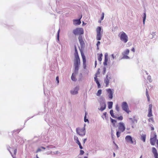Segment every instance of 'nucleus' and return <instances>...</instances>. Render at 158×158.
Returning a JSON list of instances; mask_svg holds the SVG:
<instances>
[{"label": "nucleus", "mask_w": 158, "mask_h": 158, "mask_svg": "<svg viewBox=\"0 0 158 158\" xmlns=\"http://www.w3.org/2000/svg\"><path fill=\"white\" fill-rule=\"evenodd\" d=\"M120 40L124 43H126L128 40V37L126 33L123 31L121 32L118 35Z\"/></svg>", "instance_id": "obj_4"}, {"label": "nucleus", "mask_w": 158, "mask_h": 158, "mask_svg": "<svg viewBox=\"0 0 158 158\" xmlns=\"http://www.w3.org/2000/svg\"><path fill=\"white\" fill-rule=\"evenodd\" d=\"M102 53L98 54V60L100 62H101L102 60Z\"/></svg>", "instance_id": "obj_25"}, {"label": "nucleus", "mask_w": 158, "mask_h": 158, "mask_svg": "<svg viewBox=\"0 0 158 158\" xmlns=\"http://www.w3.org/2000/svg\"><path fill=\"white\" fill-rule=\"evenodd\" d=\"M10 147H9V148H8V151L10 152V153L11 154V152L10 150Z\"/></svg>", "instance_id": "obj_55"}, {"label": "nucleus", "mask_w": 158, "mask_h": 158, "mask_svg": "<svg viewBox=\"0 0 158 158\" xmlns=\"http://www.w3.org/2000/svg\"><path fill=\"white\" fill-rule=\"evenodd\" d=\"M86 140V139H84V141H83L84 143H85V142Z\"/></svg>", "instance_id": "obj_54"}, {"label": "nucleus", "mask_w": 158, "mask_h": 158, "mask_svg": "<svg viewBox=\"0 0 158 158\" xmlns=\"http://www.w3.org/2000/svg\"><path fill=\"white\" fill-rule=\"evenodd\" d=\"M87 157H84V158H87Z\"/></svg>", "instance_id": "obj_62"}, {"label": "nucleus", "mask_w": 158, "mask_h": 158, "mask_svg": "<svg viewBox=\"0 0 158 158\" xmlns=\"http://www.w3.org/2000/svg\"><path fill=\"white\" fill-rule=\"evenodd\" d=\"M101 28L100 27H98L97 28V36L96 39L98 40H100L101 39L102 34L101 33Z\"/></svg>", "instance_id": "obj_7"}, {"label": "nucleus", "mask_w": 158, "mask_h": 158, "mask_svg": "<svg viewBox=\"0 0 158 158\" xmlns=\"http://www.w3.org/2000/svg\"><path fill=\"white\" fill-rule=\"evenodd\" d=\"M84 121L85 122H86L87 121H88V119H86V116L85 115L84 117Z\"/></svg>", "instance_id": "obj_44"}, {"label": "nucleus", "mask_w": 158, "mask_h": 158, "mask_svg": "<svg viewBox=\"0 0 158 158\" xmlns=\"http://www.w3.org/2000/svg\"><path fill=\"white\" fill-rule=\"evenodd\" d=\"M122 107L123 110L126 112L127 114H129L131 111L129 110L127 103L126 102H123L122 104Z\"/></svg>", "instance_id": "obj_5"}, {"label": "nucleus", "mask_w": 158, "mask_h": 158, "mask_svg": "<svg viewBox=\"0 0 158 158\" xmlns=\"http://www.w3.org/2000/svg\"><path fill=\"white\" fill-rule=\"evenodd\" d=\"M76 131L77 133L80 135L83 136L85 135V129L84 128H77Z\"/></svg>", "instance_id": "obj_9"}, {"label": "nucleus", "mask_w": 158, "mask_h": 158, "mask_svg": "<svg viewBox=\"0 0 158 158\" xmlns=\"http://www.w3.org/2000/svg\"><path fill=\"white\" fill-rule=\"evenodd\" d=\"M129 52L130 51L129 49H127L123 52L122 55L123 56V59H128L129 58V57L127 56V55L129 53Z\"/></svg>", "instance_id": "obj_10"}, {"label": "nucleus", "mask_w": 158, "mask_h": 158, "mask_svg": "<svg viewBox=\"0 0 158 158\" xmlns=\"http://www.w3.org/2000/svg\"><path fill=\"white\" fill-rule=\"evenodd\" d=\"M102 90L101 89H99L96 94L97 96H100L102 93Z\"/></svg>", "instance_id": "obj_30"}, {"label": "nucleus", "mask_w": 158, "mask_h": 158, "mask_svg": "<svg viewBox=\"0 0 158 158\" xmlns=\"http://www.w3.org/2000/svg\"><path fill=\"white\" fill-rule=\"evenodd\" d=\"M94 81H95L97 85L98 88H100L101 87V85L99 83V82L98 80V78H94Z\"/></svg>", "instance_id": "obj_21"}, {"label": "nucleus", "mask_w": 158, "mask_h": 158, "mask_svg": "<svg viewBox=\"0 0 158 158\" xmlns=\"http://www.w3.org/2000/svg\"><path fill=\"white\" fill-rule=\"evenodd\" d=\"M84 152L83 150H80V155H82L84 154Z\"/></svg>", "instance_id": "obj_40"}, {"label": "nucleus", "mask_w": 158, "mask_h": 158, "mask_svg": "<svg viewBox=\"0 0 158 158\" xmlns=\"http://www.w3.org/2000/svg\"><path fill=\"white\" fill-rule=\"evenodd\" d=\"M108 94V97L110 99H111L113 98V92L112 90L110 89L106 90Z\"/></svg>", "instance_id": "obj_14"}, {"label": "nucleus", "mask_w": 158, "mask_h": 158, "mask_svg": "<svg viewBox=\"0 0 158 158\" xmlns=\"http://www.w3.org/2000/svg\"><path fill=\"white\" fill-rule=\"evenodd\" d=\"M147 79L148 80H149V81L150 82H152L151 77L150 76H148L147 77Z\"/></svg>", "instance_id": "obj_36"}, {"label": "nucleus", "mask_w": 158, "mask_h": 158, "mask_svg": "<svg viewBox=\"0 0 158 158\" xmlns=\"http://www.w3.org/2000/svg\"><path fill=\"white\" fill-rule=\"evenodd\" d=\"M81 56L82 58L83 64L84 65H85L86 64V58L85 56L84 53L83 52L81 51Z\"/></svg>", "instance_id": "obj_18"}, {"label": "nucleus", "mask_w": 158, "mask_h": 158, "mask_svg": "<svg viewBox=\"0 0 158 158\" xmlns=\"http://www.w3.org/2000/svg\"><path fill=\"white\" fill-rule=\"evenodd\" d=\"M152 104H150L149 105V109L148 110V117H151L152 116Z\"/></svg>", "instance_id": "obj_13"}, {"label": "nucleus", "mask_w": 158, "mask_h": 158, "mask_svg": "<svg viewBox=\"0 0 158 158\" xmlns=\"http://www.w3.org/2000/svg\"><path fill=\"white\" fill-rule=\"evenodd\" d=\"M74 140L76 141V143H77L80 142L78 140V138L77 136H74Z\"/></svg>", "instance_id": "obj_31"}, {"label": "nucleus", "mask_w": 158, "mask_h": 158, "mask_svg": "<svg viewBox=\"0 0 158 158\" xmlns=\"http://www.w3.org/2000/svg\"><path fill=\"white\" fill-rule=\"evenodd\" d=\"M106 112H105L103 113V115L104 116V117L106 118Z\"/></svg>", "instance_id": "obj_47"}, {"label": "nucleus", "mask_w": 158, "mask_h": 158, "mask_svg": "<svg viewBox=\"0 0 158 158\" xmlns=\"http://www.w3.org/2000/svg\"><path fill=\"white\" fill-rule=\"evenodd\" d=\"M146 14L145 13H144V16L143 19V24H144L145 23V21L146 19Z\"/></svg>", "instance_id": "obj_35"}, {"label": "nucleus", "mask_w": 158, "mask_h": 158, "mask_svg": "<svg viewBox=\"0 0 158 158\" xmlns=\"http://www.w3.org/2000/svg\"><path fill=\"white\" fill-rule=\"evenodd\" d=\"M151 129L153 131L154 130V128L153 127H151Z\"/></svg>", "instance_id": "obj_51"}, {"label": "nucleus", "mask_w": 158, "mask_h": 158, "mask_svg": "<svg viewBox=\"0 0 158 158\" xmlns=\"http://www.w3.org/2000/svg\"><path fill=\"white\" fill-rule=\"evenodd\" d=\"M41 151V149L40 148H38L36 151V152H38Z\"/></svg>", "instance_id": "obj_46"}, {"label": "nucleus", "mask_w": 158, "mask_h": 158, "mask_svg": "<svg viewBox=\"0 0 158 158\" xmlns=\"http://www.w3.org/2000/svg\"><path fill=\"white\" fill-rule=\"evenodd\" d=\"M113 102H108V108L109 109L112 108L113 105Z\"/></svg>", "instance_id": "obj_26"}, {"label": "nucleus", "mask_w": 158, "mask_h": 158, "mask_svg": "<svg viewBox=\"0 0 158 158\" xmlns=\"http://www.w3.org/2000/svg\"><path fill=\"white\" fill-rule=\"evenodd\" d=\"M148 98V102L150 101V97L147 98Z\"/></svg>", "instance_id": "obj_56"}, {"label": "nucleus", "mask_w": 158, "mask_h": 158, "mask_svg": "<svg viewBox=\"0 0 158 158\" xmlns=\"http://www.w3.org/2000/svg\"><path fill=\"white\" fill-rule=\"evenodd\" d=\"M146 138V135H141V139L144 142H145V141Z\"/></svg>", "instance_id": "obj_28"}, {"label": "nucleus", "mask_w": 158, "mask_h": 158, "mask_svg": "<svg viewBox=\"0 0 158 158\" xmlns=\"http://www.w3.org/2000/svg\"><path fill=\"white\" fill-rule=\"evenodd\" d=\"M149 36L150 38L152 39L155 38L156 37V34L155 32H152V33L150 35H149Z\"/></svg>", "instance_id": "obj_22"}, {"label": "nucleus", "mask_w": 158, "mask_h": 158, "mask_svg": "<svg viewBox=\"0 0 158 158\" xmlns=\"http://www.w3.org/2000/svg\"><path fill=\"white\" fill-rule=\"evenodd\" d=\"M116 109L118 111H119V107L118 105H117L116 106Z\"/></svg>", "instance_id": "obj_42"}, {"label": "nucleus", "mask_w": 158, "mask_h": 158, "mask_svg": "<svg viewBox=\"0 0 158 158\" xmlns=\"http://www.w3.org/2000/svg\"><path fill=\"white\" fill-rule=\"evenodd\" d=\"M59 32H60V29L58 31V32H57V38H58V39H59Z\"/></svg>", "instance_id": "obj_45"}, {"label": "nucleus", "mask_w": 158, "mask_h": 158, "mask_svg": "<svg viewBox=\"0 0 158 158\" xmlns=\"http://www.w3.org/2000/svg\"><path fill=\"white\" fill-rule=\"evenodd\" d=\"M78 73V72H77L76 71L75 72V69L74 70V73H73L72 75V76H71V79L72 80L74 81H76L77 80V79L75 77V75L76 74H77Z\"/></svg>", "instance_id": "obj_19"}, {"label": "nucleus", "mask_w": 158, "mask_h": 158, "mask_svg": "<svg viewBox=\"0 0 158 158\" xmlns=\"http://www.w3.org/2000/svg\"><path fill=\"white\" fill-rule=\"evenodd\" d=\"M115 153H113V155H114V156H115Z\"/></svg>", "instance_id": "obj_59"}, {"label": "nucleus", "mask_w": 158, "mask_h": 158, "mask_svg": "<svg viewBox=\"0 0 158 158\" xmlns=\"http://www.w3.org/2000/svg\"><path fill=\"white\" fill-rule=\"evenodd\" d=\"M56 80L57 81V84L59 83V78L58 76H57L56 78Z\"/></svg>", "instance_id": "obj_43"}, {"label": "nucleus", "mask_w": 158, "mask_h": 158, "mask_svg": "<svg viewBox=\"0 0 158 158\" xmlns=\"http://www.w3.org/2000/svg\"><path fill=\"white\" fill-rule=\"evenodd\" d=\"M148 121L149 122H154V119H153V118H149L148 119Z\"/></svg>", "instance_id": "obj_39"}, {"label": "nucleus", "mask_w": 158, "mask_h": 158, "mask_svg": "<svg viewBox=\"0 0 158 158\" xmlns=\"http://www.w3.org/2000/svg\"><path fill=\"white\" fill-rule=\"evenodd\" d=\"M110 114L111 116L114 118H117V117L115 116L114 115L113 110H111L110 111Z\"/></svg>", "instance_id": "obj_29"}, {"label": "nucleus", "mask_w": 158, "mask_h": 158, "mask_svg": "<svg viewBox=\"0 0 158 158\" xmlns=\"http://www.w3.org/2000/svg\"><path fill=\"white\" fill-rule=\"evenodd\" d=\"M131 51L133 52H135V48H133L132 49H131Z\"/></svg>", "instance_id": "obj_50"}, {"label": "nucleus", "mask_w": 158, "mask_h": 158, "mask_svg": "<svg viewBox=\"0 0 158 158\" xmlns=\"http://www.w3.org/2000/svg\"><path fill=\"white\" fill-rule=\"evenodd\" d=\"M75 59L74 60V66L75 68V72H77L78 70L79 66L80 64V60L78 54V52L75 53Z\"/></svg>", "instance_id": "obj_2"}, {"label": "nucleus", "mask_w": 158, "mask_h": 158, "mask_svg": "<svg viewBox=\"0 0 158 158\" xmlns=\"http://www.w3.org/2000/svg\"><path fill=\"white\" fill-rule=\"evenodd\" d=\"M100 41H98L97 43V49H99V46L100 45Z\"/></svg>", "instance_id": "obj_38"}, {"label": "nucleus", "mask_w": 158, "mask_h": 158, "mask_svg": "<svg viewBox=\"0 0 158 158\" xmlns=\"http://www.w3.org/2000/svg\"><path fill=\"white\" fill-rule=\"evenodd\" d=\"M79 86H77L73 90L71 91V94L73 95H75L77 94L78 91L79 89Z\"/></svg>", "instance_id": "obj_15"}, {"label": "nucleus", "mask_w": 158, "mask_h": 158, "mask_svg": "<svg viewBox=\"0 0 158 158\" xmlns=\"http://www.w3.org/2000/svg\"><path fill=\"white\" fill-rule=\"evenodd\" d=\"M16 151H17V150L16 149H15L14 150V153L15 154L16 153Z\"/></svg>", "instance_id": "obj_52"}, {"label": "nucleus", "mask_w": 158, "mask_h": 158, "mask_svg": "<svg viewBox=\"0 0 158 158\" xmlns=\"http://www.w3.org/2000/svg\"><path fill=\"white\" fill-rule=\"evenodd\" d=\"M78 145H79V148L81 149H82L83 148V147L82 146L81 143H80V142L77 143Z\"/></svg>", "instance_id": "obj_41"}, {"label": "nucleus", "mask_w": 158, "mask_h": 158, "mask_svg": "<svg viewBox=\"0 0 158 158\" xmlns=\"http://www.w3.org/2000/svg\"><path fill=\"white\" fill-rule=\"evenodd\" d=\"M99 23H101V21H99Z\"/></svg>", "instance_id": "obj_61"}, {"label": "nucleus", "mask_w": 158, "mask_h": 158, "mask_svg": "<svg viewBox=\"0 0 158 158\" xmlns=\"http://www.w3.org/2000/svg\"><path fill=\"white\" fill-rule=\"evenodd\" d=\"M41 148L43 149H45V148L44 147H41Z\"/></svg>", "instance_id": "obj_57"}, {"label": "nucleus", "mask_w": 158, "mask_h": 158, "mask_svg": "<svg viewBox=\"0 0 158 158\" xmlns=\"http://www.w3.org/2000/svg\"><path fill=\"white\" fill-rule=\"evenodd\" d=\"M108 60V59L107 56L106 55H105L104 61L103 62V64L104 66H106L107 65V62Z\"/></svg>", "instance_id": "obj_23"}, {"label": "nucleus", "mask_w": 158, "mask_h": 158, "mask_svg": "<svg viewBox=\"0 0 158 158\" xmlns=\"http://www.w3.org/2000/svg\"><path fill=\"white\" fill-rule=\"evenodd\" d=\"M100 69H98L96 73H95V75L94 78H98V75H99L100 73Z\"/></svg>", "instance_id": "obj_27"}, {"label": "nucleus", "mask_w": 158, "mask_h": 158, "mask_svg": "<svg viewBox=\"0 0 158 158\" xmlns=\"http://www.w3.org/2000/svg\"><path fill=\"white\" fill-rule=\"evenodd\" d=\"M106 71V67H104L103 68L102 73L103 74H105Z\"/></svg>", "instance_id": "obj_34"}, {"label": "nucleus", "mask_w": 158, "mask_h": 158, "mask_svg": "<svg viewBox=\"0 0 158 158\" xmlns=\"http://www.w3.org/2000/svg\"><path fill=\"white\" fill-rule=\"evenodd\" d=\"M82 18V15L81 16L80 18L79 19H74L73 20V24L75 25H80L81 22L80 19Z\"/></svg>", "instance_id": "obj_17"}, {"label": "nucleus", "mask_w": 158, "mask_h": 158, "mask_svg": "<svg viewBox=\"0 0 158 158\" xmlns=\"http://www.w3.org/2000/svg\"><path fill=\"white\" fill-rule=\"evenodd\" d=\"M152 152L153 153L155 158H158V154L156 149L155 148L153 147L152 148Z\"/></svg>", "instance_id": "obj_16"}, {"label": "nucleus", "mask_w": 158, "mask_h": 158, "mask_svg": "<svg viewBox=\"0 0 158 158\" xmlns=\"http://www.w3.org/2000/svg\"><path fill=\"white\" fill-rule=\"evenodd\" d=\"M146 96H147V98L149 97V95L148 94V92L147 91H146Z\"/></svg>", "instance_id": "obj_49"}, {"label": "nucleus", "mask_w": 158, "mask_h": 158, "mask_svg": "<svg viewBox=\"0 0 158 158\" xmlns=\"http://www.w3.org/2000/svg\"><path fill=\"white\" fill-rule=\"evenodd\" d=\"M110 119L111 120V122L113 124V125L114 126L115 123L116 122V120L113 119L111 118H110Z\"/></svg>", "instance_id": "obj_32"}, {"label": "nucleus", "mask_w": 158, "mask_h": 158, "mask_svg": "<svg viewBox=\"0 0 158 158\" xmlns=\"http://www.w3.org/2000/svg\"><path fill=\"white\" fill-rule=\"evenodd\" d=\"M118 131L116 132V135L118 138L120 136V134L125 130L126 128L124 124L122 122L118 123Z\"/></svg>", "instance_id": "obj_1"}, {"label": "nucleus", "mask_w": 158, "mask_h": 158, "mask_svg": "<svg viewBox=\"0 0 158 158\" xmlns=\"http://www.w3.org/2000/svg\"><path fill=\"white\" fill-rule=\"evenodd\" d=\"M126 141L128 143H130L131 144H135L136 141L135 140H133L132 137L130 135H127L125 138Z\"/></svg>", "instance_id": "obj_8"}, {"label": "nucleus", "mask_w": 158, "mask_h": 158, "mask_svg": "<svg viewBox=\"0 0 158 158\" xmlns=\"http://www.w3.org/2000/svg\"><path fill=\"white\" fill-rule=\"evenodd\" d=\"M146 74L147 75H148V73H147Z\"/></svg>", "instance_id": "obj_63"}, {"label": "nucleus", "mask_w": 158, "mask_h": 158, "mask_svg": "<svg viewBox=\"0 0 158 158\" xmlns=\"http://www.w3.org/2000/svg\"><path fill=\"white\" fill-rule=\"evenodd\" d=\"M117 118L119 120H122L123 119V117L122 116H120L118 117H117V118Z\"/></svg>", "instance_id": "obj_33"}, {"label": "nucleus", "mask_w": 158, "mask_h": 158, "mask_svg": "<svg viewBox=\"0 0 158 158\" xmlns=\"http://www.w3.org/2000/svg\"><path fill=\"white\" fill-rule=\"evenodd\" d=\"M108 76H106V78L104 82L106 84V86L107 87L109 84V80L107 78Z\"/></svg>", "instance_id": "obj_24"}, {"label": "nucleus", "mask_w": 158, "mask_h": 158, "mask_svg": "<svg viewBox=\"0 0 158 158\" xmlns=\"http://www.w3.org/2000/svg\"><path fill=\"white\" fill-rule=\"evenodd\" d=\"M96 65H97V61L95 60V67H96Z\"/></svg>", "instance_id": "obj_58"}, {"label": "nucleus", "mask_w": 158, "mask_h": 158, "mask_svg": "<svg viewBox=\"0 0 158 158\" xmlns=\"http://www.w3.org/2000/svg\"><path fill=\"white\" fill-rule=\"evenodd\" d=\"M73 33L75 35H81L84 33V30L82 28H77L73 30Z\"/></svg>", "instance_id": "obj_6"}, {"label": "nucleus", "mask_w": 158, "mask_h": 158, "mask_svg": "<svg viewBox=\"0 0 158 158\" xmlns=\"http://www.w3.org/2000/svg\"><path fill=\"white\" fill-rule=\"evenodd\" d=\"M142 156H141L140 157V158H142Z\"/></svg>", "instance_id": "obj_60"}, {"label": "nucleus", "mask_w": 158, "mask_h": 158, "mask_svg": "<svg viewBox=\"0 0 158 158\" xmlns=\"http://www.w3.org/2000/svg\"><path fill=\"white\" fill-rule=\"evenodd\" d=\"M150 142L152 145H155L156 143L158 146V140L157 139V136L155 133L153 132L151 134Z\"/></svg>", "instance_id": "obj_3"}, {"label": "nucleus", "mask_w": 158, "mask_h": 158, "mask_svg": "<svg viewBox=\"0 0 158 158\" xmlns=\"http://www.w3.org/2000/svg\"><path fill=\"white\" fill-rule=\"evenodd\" d=\"M100 105L101 107L100 109H99V110L101 111H102L106 109V105L105 102H100Z\"/></svg>", "instance_id": "obj_11"}, {"label": "nucleus", "mask_w": 158, "mask_h": 158, "mask_svg": "<svg viewBox=\"0 0 158 158\" xmlns=\"http://www.w3.org/2000/svg\"><path fill=\"white\" fill-rule=\"evenodd\" d=\"M78 39L81 48H83L85 46V43L83 40L81 35H79Z\"/></svg>", "instance_id": "obj_12"}, {"label": "nucleus", "mask_w": 158, "mask_h": 158, "mask_svg": "<svg viewBox=\"0 0 158 158\" xmlns=\"http://www.w3.org/2000/svg\"><path fill=\"white\" fill-rule=\"evenodd\" d=\"M75 53L77 52V48L76 46H75Z\"/></svg>", "instance_id": "obj_48"}, {"label": "nucleus", "mask_w": 158, "mask_h": 158, "mask_svg": "<svg viewBox=\"0 0 158 158\" xmlns=\"http://www.w3.org/2000/svg\"><path fill=\"white\" fill-rule=\"evenodd\" d=\"M111 56H112V57L113 58V59H114V58H115V57H114V55L113 54H112L111 55Z\"/></svg>", "instance_id": "obj_53"}, {"label": "nucleus", "mask_w": 158, "mask_h": 158, "mask_svg": "<svg viewBox=\"0 0 158 158\" xmlns=\"http://www.w3.org/2000/svg\"><path fill=\"white\" fill-rule=\"evenodd\" d=\"M104 14L103 12L102 14V16H101V20H102L104 18Z\"/></svg>", "instance_id": "obj_37"}, {"label": "nucleus", "mask_w": 158, "mask_h": 158, "mask_svg": "<svg viewBox=\"0 0 158 158\" xmlns=\"http://www.w3.org/2000/svg\"><path fill=\"white\" fill-rule=\"evenodd\" d=\"M129 119L131 121H132V122L133 123H137V119L135 118V116H133V118H129Z\"/></svg>", "instance_id": "obj_20"}]
</instances>
